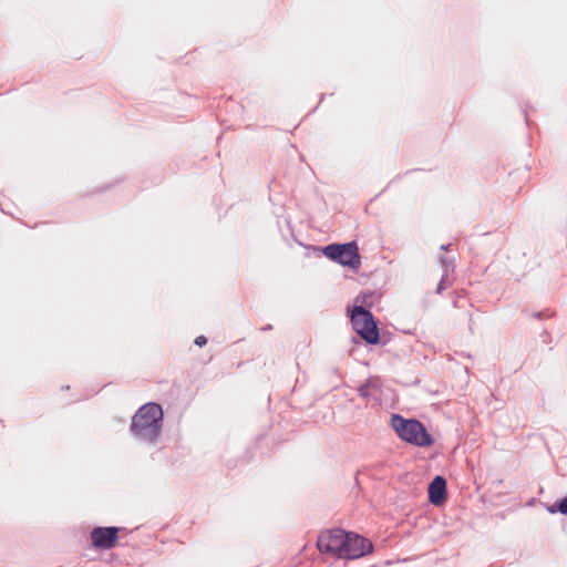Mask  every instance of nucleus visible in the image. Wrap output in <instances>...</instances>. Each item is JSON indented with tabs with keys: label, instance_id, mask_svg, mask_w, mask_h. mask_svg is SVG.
<instances>
[{
	"label": "nucleus",
	"instance_id": "5",
	"mask_svg": "<svg viewBox=\"0 0 567 567\" xmlns=\"http://www.w3.org/2000/svg\"><path fill=\"white\" fill-rule=\"evenodd\" d=\"M349 535L347 532L336 528L322 532L317 542V547L321 553H329L338 558H343L341 553L344 550Z\"/></svg>",
	"mask_w": 567,
	"mask_h": 567
},
{
	"label": "nucleus",
	"instance_id": "1",
	"mask_svg": "<svg viewBox=\"0 0 567 567\" xmlns=\"http://www.w3.org/2000/svg\"><path fill=\"white\" fill-rule=\"evenodd\" d=\"M163 409L159 404L150 402L142 405L132 417L130 432L136 440L155 444L162 433Z\"/></svg>",
	"mask_w": 567,
	"mask_h": 567
},
{
	"label": "nucleus",
	"instance_id": "3",
	"mask_svg": "<svg viewBox=\"0 0 567 567\" xmlns=\"http://www.w3.org/2000/svg\"><path fill=\"white\" fill-rule=\"evenodd\" d=\"M354 331L369 344H377L380 334L372 313L362 306H355L351 312Z\"/></svg>",
	"mask_w": 567,
	"mask_h": 567
},
{
	"label": "nucleus",
	"instance_id": "8",
	"mask_svg": "<svg viewBox=\"0 0 567 567\" xmlns=\"http://www.w3.org/2000/svg\"><path fill=\"white\" fill-rule=\"evenodd\" d=\"M359 395L373 405L381 404L382 381L379 377H370L358 388Z\"/></svg>",
	"mask_w": 567,
	"mask_h": 567
},
{
	"label": "nucleus",
	"instance_id": "6",
	"mask_svg": "<svg viewBox=\"0 0 567 567\" xmlns=\"http://www.w3.org/2000/svg\"><path fill=\"white\" fill-rule=\"evenodd\" d=\"M349 539L347 540L344 550L341 553L343 558L357 559L372 551V543L354 533H348Z\"/></svg>",
	"mask_w": 567,
	"mask_h": 567
},
{
	"label": "nucleus",
	"instance_id": "9",
	"mask_svg": "<svg viewBox=\"0 0 567 567\" xmlns=\"http://www.w3.org/2000/svg\"><path fill=\"white\" fill-rule=\"evenodd\" d=\"M429 499L433 505H441L446 499V481L443 476H435L429 485Z\"/></svg>",
	"mask_w": 567,
	"mask_h": 567
},
{
	"label": "nucleus",
	"instance_id": "2",
	"mask_svg": "<svg viewBox=\"0 0 567 567\" xmlns=\"http://www.w3.org/2000/svg\"><path fill=\"white\" fill-rule=\"evenodd\" d=\"M391 426L400 439L410 444L421 447L430 446L433 444L431 434L417 420H406L399 414H393L391 417Z\"/></svg>",
	"mask_w": 567,
	"mask_h": 567
},
{
	"label": "nucleus",
	"instance_id": "10",
	"mask_svg": "<svg viewBox=\"0 0 567 567\" xmlns=\"http://www.w3.org/2000/svg\"><path fill=\"white\" fill-rule=\"evenodd\" d=\"M440 264L443 268V274H446L449 276L450 272L454 271V259L450 257H441Z\"/></svg>",
	"mask_w": 567,
	"mask_h": 567
},
{
	"label": "nucleus",
	"instance_id": "11",
	"mask_svg": "<svg viewBox=\"0 0 567 567\" xmlns=\"http://www.w3.org/2000/svg\"><path fill=\"white\" fill-rule=\"evenodd\" d=\"M550 513L559 512L564 515H567V496L556 502L551 507H549Z\"/></svg>",
	"mask_w": 567,
	"mask_h": 567
},
{
	"label": "nucleus",
	"instance_id": "12",
	"mask_svg": "<svg viewBox=\"0 0 567 567\" xmlns=\"http://www.w3.org/2000/svg\"><path fill=\"white\" fill-rule=\"evenodd\" d=\"M449 281V276L446 274L442 275V278L437 285L436 292L441 293L445 289V284Z\"/></svg>",
	"mask_w": 567,
	"mask_h": 567
},
{
	"label": "nucleus",
	"instance_id": "4",
	"mask_svg": "<svg viewBox=\"0 0 567 567\" xmlns=\"http://www.w3.org/2000/svg\"><path fill=\"white\" fill-rule=\"evenodd\" d=\"M323 254L339 265L352 269H358L360 266V254L355 241L330 244L323 248Z\"/></svg>",
	"mask_w": 567,
	"mask_h": 567
},
{
	"label": "nucleus",
	"instance_id": "14",
	"mask_svg": "<svg viewBox=\"0 0 567 567\" xmlns=\"http://www.w3.org/2000/svg\"><path fill=\"white\" fill-rule=\"evenodd\" d=\"M450 246H451L450 244H449V245H442V246H441V249H442V250H447V249L450 248Z\"/></svg>",
	"mask_w": 567,
	"mask_h": 567
},
{
	"label": "nucleus",
	"instance_id": "7",
	"mask_svg": "<svg viewBox=\"0 0 567 567\" xmlns=\"http://www.w3.org/2000/svg\"><path fill=\"white\" fill-rule=\"evenodd\" d=\"M118 527H95L90 533L92 545L99 549H111L118 538Z\"/></svg>",
	"mask_w": 567,
	"mask_h": 567
},
{
	"label": "nucleus",
	"instance_id": "13",
	"mask_svg": "<svg viewBox=\"0 0 567 567\" xmlns=\"http://www.w3.org/2000/svg\"><path fill=\"white\" fill-rule=\"evenodd\" d=\"M207 343V338L205 336H198L196 339H195V344L198 346V347H203Z\"/></svg>",
	"mask_w": 567,
	"mask_h": 567
}]
</instances>
